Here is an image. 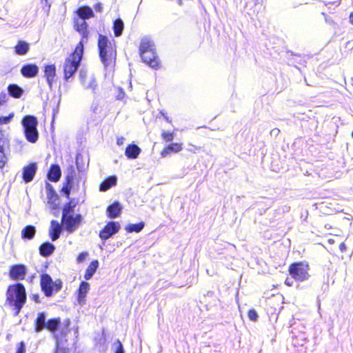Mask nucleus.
Instances as JSON below:
<instances>
[{
    "label": "nucleus",
    "instance_id": "obj_1",
    "mask_svg": "<svg viewBox=\"0 0 353 353\" xmlns=\"http://www.w3.org/2000/svg\"><path fill=\"white\" fill-rule=\"evenodd\" d=\"M27 301V294L24 285L17 283L10 285L6 292V303L11 307L14 315L17 316Z\"/></svg>",
    "mask_w": 353,
    "mask_h": 353
},
{
    "label": "nucleus",
    "instance_id": "obj_2",
    "mask_svg": "<svg viewBox=\"0 0 353 353\" xmlns=\"http://www.w3.org/2000/svg\"><path fill=\"white\" fill-rule=\"evenodd\" d=\"M139 55L143 63L150 68L157 70L161 66V61L157 54L154 41L148 37L141 39L139 47Z\"/></svg>",
    "mask_w": 353,
    "mask_h": 353
},
{
    "label": "nucleus",
    "instance_id": "obj_3",
    "mask_svg": "<svg viewBox=\"0 0 353 353\" xmlns=\"http://www.w3.org/2000/svg\"><path fill=\"white\" fill-rule=\"evenodd\" d=\"M97 46L99 54L102 63L105 67L114 65L117 59V48L115 41L103 34L98 37Z\"/></svg>",
    "mask_w": 353,
    "mask_h": 353
},
{
    "label": "nucleus",
    "instance_id": "obj_4",
    "mask_svg": "<svg viewBox=\"0 0 353 353\" xmlns=\"http://www.w3.org/2000/svg\"><path fill=\"white\" fill-rule=\"evenodd\" d=\"M83 46L82 42H79L74 51L65 58L63 65V78L68 80L72 77L78 70L83 54Z\"/></svg>",
    "mask_w": 353,
    "mask_h": 353
},
{
    "label": "nucleus",
    "instance_id": "obj_5",
    "mask_svg": "<svg viewBox=\"0 0 353 353\" xmlns=\"http://www.w3.org/2000/svg\"><path fill=\"white\" fill-rule=\"evenodd\" d=\"M288 272L296 281L303 282L307 281L310 277V265L307 261L292 263L288 267Z\"/></svg>",
    "mask_w": 353,
    "mask_h": 353
},
{
    "label": "nucleus",
    "instance_id": "obj_6",
    "mask_svg": "<svg viewBox=\"0 0 353 353\" xmlns=\"http://www.w3.org/2000/svg\"><path fill=\"white\" fill-rule=\"evenodd\" d=\"M40 286L44 295L50 297L54 293H57L62 288L61 279H56L54 281L47 273H43L40 276Z\"/></svg>",
    "mask_w": 353,
    "mask_h": 353
},
{
    "label": "nucleus",
    "instance_id": "obj_7",
    "mask_svg": "<svg viewBox=\"0 0 353 353\" xmlns=\"http://www.w3.org/2000/svg\"><path fill=\"white\" fill-rule=\"evenodd\" d=\"M21 123L27 141L32 143L37 142L39 138L37 118L32 115H26L22 119Z\"/></svg>",
    "mask_w": 353,
    "mask_h": 353
},
{
    "label": "nucleus",
    "instance_id": "obj_8",
    "mask_svg": "<svg viewBox=\"0 0 353 353\" xmlns=\"http://www.w3.org/2000/svg\"><path fill=\"white\" fill-rule=\"evenodd\" d=\"M81 221L82 216L80 214H77L74 216H65V214H62L61 216V223L64 225L65 229L69 233L75 231L80 225Z\"/></svg>",
    "mask_w": 353,
    "mask_h": 353
},
{
    "label": "nucleus",
    "instance_id": "obj_9",
    "mask_svg": "<svg viewBox=\"0 0 353 353\" xmlns=\"http://www.w3.org/2000/svg\"><path fill=\"white\" fill-rule=\"evenodd\" d=\"M120 224L117 221H109L100 230L99 236L101 240L105 241L110 238L112 235L117 233L120 230Z\"/></svg>",
    "mask_w": 353,
    "mask_h": 353
},
{
    "label": "nucleus",
    "instance_id": "obj_10",
    "mask_svg": "<svg viewBox=\"0 0 353 353\" xmlns=\"http://www.w3.org/2000/svg\"><path fill=\"white\" fill-rule=\"evenodd\" d=\"M27 274V268L23 264H15L10 267L9 276L11 280H23Z\"/></svg>",
    "mask_w": 353,
    "mask_h": 353
},
{
    "label": "nucleus",
    "instance_id": "obj_11",
    "mask_svg": "<svg viewBox=\"0 0 353 353\" xmlns=\"http://www.w3.org/2000/svg\"><path fill=\"white\" fill-rule=\"evenodd\" d=\"M74 28L81 35V39L79 42H86L89 37L88 25L85 21L79 20V19H74Z\"/></svg>",
    "mask_w": 353,
    "mask_h": 353
},
{
    "label": "nucleus",
    "instance_id": "obj_12",
    "mask_svg": "<svg viewBox=\"0 0 353 353\" xmlns=\"http://www.w3.org/2000/svg\"><path fill=\"white\" fill-rule=\"evenodd\" d=\"M39 70L35 63H26L21 68L20 72L23 77L31 79L37 76Z\"/></svg>",
    "mask_w": 353,
    "mask_h": 353
},
{
    "label": "nucleus",
    "instance_id": "obj_13",
    "mask_svg": "<svg viewBox=\"0 0 353 353\" xmlns=\"http://www.w3.org/2000/svg\"><path fill=\"white\" fill-rule=\"evenodd\" d=\"M75 178V172L73 168L65 177V181L61 188V192L65 195L67 198L70 197V192L73 186L74 180Z\"/></svg>",
    "mask_w": 353,
    "mask_h": 353
},
{
    "label": "nucleus",
    "instance_id": "obj_14",
    "mask_svg": "<svg viewBox=\"0 0 353 353\" xmlns=\"http://www.w3.org/2000/svg\"><path fill=\"white\" fill-rule=\"evenodd\" d=\"M183 150L182 143H171L165 145L160 152V154L162 157H166L172 153H177Z\"/></svg>",
    "mask_w": 353,
    "mask_h": 353
},
{
    "label": "nucleus",
    "instance_id": "obj_15",
    "mask_svg": "<svg viewBox=\"0 0 353 353\" xmlns=\"http://www.w3.org/2000/svg\"><path fill=\"white\" fill-rule=\"evenodd\" d=\"M37 171V165L34 163H30L23 168L22 177L26 183L32 181Z\"/></svg>",
    "mask_w": 353,
    "mask_h": 353
},
{
    "label": "nucleus",
    "instance_id": "obj_16",
    "mask_svg": "<svg viewBox=\"0 0 353 353\" xmlns=\"http://www.w3.org/2000/svg\"><path fill=\"white\" fill-rule=\"evenodd\" d=\"M44 76L48 85L51 88L55 81L56 66L54 64L46 65L44 67Z\"/></svg>",
    "mask_w": 353,
    "mask_h": 353
},
{
    "label": "nucleus",
    "instance_id": "obj_17",
    "mask_svg": "<svg viewBox=\"0 0 353 353\" xmlns=\"http://www.w3.org/2000/svg\"><path fill=\"white\" fill-rule=\"evenodd\" d=\"M75 13L78 15L79 20L85 21L94 17V14L92 8L88 6H82L79 7Z\"/></svg>",
    "mask_w": 353,
    "mask_h": 353
},
{
    "label": "nucleus",
    "instance_id": "obj_18",
    "mask_svg": "<svg viewBox=\"0 0 353 353\" xmlns=\"http://www.w3.org/2000/svg\"><path fill=\"white\" fill-rule=\"evenodd\" d=\"M48 179L52 182H57L61 176V171L58 164H52L48 172Z\"/></svg>",
    "mask_w": 353,
    "mask_h": 353
},
{
    "label": "nucleus",
    "instance_id": "obj_19",
    "mask_svg": "<svg viewBox=\"0 0 353 353\" xmlns=\"http://www.w3.org/2000/svg\"><path fill=\"white\" fill-rule=\"evenodd\" d=\"M141 151V148L137 145L130 143L125 148V155L129 159H135L139 157Z\"/></svg>",
    "mask_w": 353,
    "mask_h": 353
},
{
    "label": "nucleus",
    "instance_id": "obj_20",
    "mask_svg": "<svg viewBox=\"0 0 353 353\" xmlns=\"http://www.w3.org/2000/svg\"><path fill=\"white\" fill-rule=\"evenodd\" d=\"M61 230V226L58 221L55 220L51 221L49 234L52 241H54L59 238Z\"/></svg>",
    "mask_w": 353,
    "mask_h": 353
},
{
    "label": "nucleus",
    "instance_id": "obj_21",
    "mask_svg": "<svg viewBox=\"0 0 353 353\" xmlns=\"http://www.w3.org/2000/svg\"><path fill=\"white\" fill-rule=\"evenodd\" d=\"M121 206L117 201H114L112 204L108 206L107 208V214L108 216L110 219H114L118 216L121 213Z\"/></svg>",
    "mask_w": 353,
    "mask_h": 353
},
{
    "label": "nucleus",
    "instance_id": "obj_22",
    "mask_svg": "<svg viewBox=\"0 0 353 353\" xmlns=\"http://www.w3.org/2000/svg\"><path fill=\"white\" fill-rule=\"evenodd\" d=\"M29 50L30 44L23 40H19L14 47L15 54L19 56L26 54Z\"/></svg>",
    "mask_w": 353,
    "mask_h": 353
},
{
    "label": "nucleus",
    "instance_id": "obj_23",
    "mask_svg": "<svg viewBox=\"0 0 353 353\" xmlns=\"http://www.w3.org/2000/svg\"><path fill=\"white\" fill-rule=\"evenodd\" d=\"M117 179L115 176L111 175L105 178L99 185V190L105 192L111 187L116 185Z\"/></svg>",
    "mask_w": 353,
    "mask_h": 353
},
{
    "label": "nucleus",
    "instance_id": "obj_24",
    "mask_svg": "<svg viewBox=\"0 0 353 353\" xmlns=\"http://www.w3.org/2000/svg\"><path fill=\"white\" fill-rule=\"evenodd\" d=\"M90 285L86 281H81L77 290V299L79 303L84 302Z\"/></svg>",
    "mask_w": 353,
    "mask_h": 353
},
{
    "label": "nucleus",
    "instance_id": "obj_25",
    "mask_svg": "<svg viewBox=\"0 0 353 353\" xmlns=\"http://www.w3.org/2000/svg\"><path fill=\"white\" fill-rule=\"evenodd\" d=\"M46 314L43 312H39L34 320V329L37 332H39L46 328Z\"/></svg>",
    "mask_w": 353,
    "mask_h": 353
},
{
    "label": "nucleus",
    "instance_id": "obj_26",
    "mask_svg": "<svg viewBox=\"0 0 353 353\" xmlns=\"http://www.w3.org/2000/svg\"><path fill=\"white\" fill-rule=\"evenodd\" d=\"M61 326V319L59 317L57 318H52L49 319L46 321V330H48L52 333H56Z\"/></svg>",
    "mask_w": 353,
    "mask_h": 353
},
{
    "label": "nucleus",
    "instance_id": "obj_27",
    "mask_svg": "<svg viewBox=\"0 0 353 353\" xmlns=\"http://www.w3.org/2000/svg\"><path fill=\"white\" fill-rule=\"evenodd\" d=\"M8 94L14 99L20 98L23 94V90L15 83L9 84L7 88Z\"/></svg>",
    "mask_w": 353,
    "mask_h": 353
},
{
    "label": "nucleus",
    "instance_id": "obj_28",
    "mask_svg": "<svg viewBox=\"0 0 353 353\" xmlns=\"http://www.w3.org/2000/svg\"><path fill=\"white\" fill-rule=\"evenodd\" d=\"M54 249L53 244L50 242H45L39 246V254L44 257H47L54 252Z\"/></svg>",
    "mask_w": 353,
    "mask_h": 353
},
{
    "label": "nucleus",
    "instance_id": "obj_29",
    "mask_svg": "<svg viewBox=\"0 0 353 353\" xmlns=\"http://www.w3.org/2000/svg\"><path fill=\"white\" fill-rule=\"evenodd\" d=\"M98 267H99L98 260L92 261L85 270L84 278L86 280L90 279L92 277V276L94 274V273L96 272Z\"/></svg>",
    "mask_w": 353,
    "mask_h": 353
},
{
    "label": "nucleus",
    "instance_id": "obj_30",
    "mask_svg": "<svg viewBox=\"0 0 353 353\" xmlns=\"http://www.w3.org/2000/svg\"><path fill=\"white\" fill-rule=\"evenodd\" d=\"M36 230L32 225H26L21 231V237L24 239H32L35 236Z\"/></svg>",
    "mask_w": 353,
    "mask_h": 353
},
{
    "label": "nucleus",
    "instance_id": "obj_31",
    "mask_svg": "<svg viewBox=\"0 0 353 353\" xmlns=\"http://www.w3.org/2000/svg\"><path fill=\"white\" fill-rule=\"evenodd\" d=\"M50 188L48 190V202L52 205V208H57V202L59 200V196L53 190V188L49 185Z\"/></svg>",
    "mask_w": 353,
    "mask_h": 353
},
{
    "label": "nucleus",
    "instance_id": "obj_32",
    "mask_svg": "<svg viewBox=\"0 0 353 353\" xmlns=\"http://www.w3.org/2000/svg\"><path fill=\"white\" fill-rule=\"evenodd\" d=\"M76 205L77 202L73 199H71L64 205L62 210V214H65V216L72 215Z\"/></svg>",
    "mask_w": 353,
    "mask_h": 353
},
{
    "label": "nucleus",
    "instance_id": "obj_33",
    "mask_svg": "<svg viewBox=\"0 0 353 353\" xmlns=\"http://www.w3.org/2000/svg\"><path fill=\"white\" fill-rule=\"evenodd\" d=\"M124 24L121 19L118 18L114 21L113 30L115 37H119L122 34Z\"/></svg>",
    "mask_w": 353,
    "mask_h": 353
},
{
    "label": "nucleus",
    "instance_id": "obj_34",
    "mask_svg": "<svg viewBox=\"0 0 353 353\" xmlns=\"http://www.w3.org/2000/svg\"><path fill=\"white\" fill-rule=\"evenodd\" d=\"M144 225H145V223H144V222H142V221L137 223L128 224L125 227V230L129 233H132V232L138 233L143 230V228H144Z\"/></svg>",
    "mask_w": 353,
    "mask_h": 353
},
{
    "label": "nucleus",
    "instance_id": "obj_35",
    "mask_svg": "<svg viewBox=\"0 0 353 353\" xmlns=\"http://www.w3.org/2000/svg\"><path fill=\"white\" fill-rule=\"evenodd\" d=\"M4 146L5 145H0V169L3 170L5 165L8 162V157L4 152Z\"/></svg>",
    "mask_w": 353,
    "mask_h": 353
},
{
    "label": "nucleus",
    "instance_id": "obj_36",
    "mask_svg": "<svg viewBox=\"0 0 353 353\" xmlns=\"http://www.w3.org/2000/svg\"><path fill=\"white\" fill-rule=\"evenodd\" d=\"M161 137L163 141L168 143L174 139V133L173 132L163 131Z\"/></svg>",
    "mask_w": 353,
    "mask_h": 353
},
{
    "label": "nucleus",
    "instance_id": "obj_37",
    "mask_svg": "<svg viewBox=\"0 0 353 353\" xmlns=\"http://www.w3.org/2000/svg\"><path fill=\"white\" fill-rule=\"evenodd\" d=\"M14 112L10 113L8 116L0 117V125H4L9 123L12 118L14 117Z\"/></svg>",
    "mask_w": 353,
    "mask_h": 353
},
{
    "label": "nucleus",
    "instance_id": "obj_38",
    "mask_svg": "<svg viewBox=\"0 0 353 353\" xmlns=\"http://www.w3.org/2000/svg\"><path fill=\"white\" fill-rule=\"evenodd\" d=\"M114 353H124L123 346L120 340L117 339L114 343Z\"/></svg>",
    "mask_w": 353,
    "mask_h": 353
},
{
    "label": "nucleus",
    "instance_id": "obj_39",
    "mask_svg": "<svg viewBox=\"0 0 353 353\" xmlns=\"http://www.w3.org/2000/svg\"><path fill=\"white\" fill-rule=\"evenodd\" d=\"M248 316L252 321H256L259 318L258 314L254 309H250L248 310Z\"/></svg>",
    "mask_w": 353,
    "mask_h": 353
},
{
    "label": "nucleus",
    "instance_id": "obj_40",
    "mask_svg": "<svg viewBox=\"0 0 353 353\" xmlns=\"http://www.w3.org/2000/svg\"><path fill=\"white\" fill-rule=\"evenodd\" d=\"M70 324V321L67 319L65 321L64 327L60 330V335L61 336H65L70 331L69 325Z\"/></svg>",
    "mask_w": 353,
    "mask_h": 353
},
{
    "label": "nucleus",
    "instance_id": "obj_41",
    "mask_svg": "<svg viewBox=\"0 0 353 353\" xmlns=\"http://www.w3.org/2000/svg\"><path fill=\"white\" fill-rule=\"evenodd\" d=\"M26 345L23 341H21L17 344L15 353H26Z\"/></svg>",
    "mask_w": 353,
    "mask_h": 353
},
{
    "label": "nucleus",
    "instance_id": "obj_42",
    "mask_svg": "<svg viewBox=\"0 0 353 353\" xmlns=\"http://www.w3.org/2000/svg\"><path fill=\"white\" fill-rule=\"evenodd\" d=\"M68 352H69L68 348L63 347V346H61L59 345H57L54 348V353H68Z\"/></svg>",
    "mask_w": 353,
    "mask_h": 353
},
{
    "label": "nucleus",
    "instance_id": "obj_43",
    "mask_svg": "<svg viewBox=\"0 0 353 353\" xmlns=\"http://www.w3.org/2000/svg\"><path fill=\"white\" fill-rule=\"evenodd\" d=\"M88 256V252H81L77 256V262L78 263H81L82 261H83L86 259V257Z\"/></svg>",
    "mask_w": 353,
    "mask_h": 353
},
{
    "label": "nucleus",
    "instance_id": "obj_44",
    "mask_svg": "<svg viewBox=\"0 0 353 353\" xmlns=\"http://www.w3.org/2000/svg\"><path fill=\"white\" fill-rule=\"evenodd\" d=\"M7 96L6 94L3 92H0V107L3 105L7 102Z\"/></svg>",
    "mask_w": 353,
    "mask_h": 353
},
{
    "label": "nucleus",
    "instance_id": "obj_45",
    "mask_svg": "<svg viewBox=\"0 0 353 353\" xmlns=\"http://www.w3.org/2000/svg\"><path fill=\"white\" fill-rule=\"evenodd\" d=\"M94 8L97 12H101L103 11V6L99 2L94 5Z\"/></svg>",
    "mask_w": 353,
    "mask_h": 353
},
{
    "label": "nucleus",
    "instance_id": "obj_46",
    "mask_svg": "<svg viewBox=\"0 0 353 353\" xmlns=\"http://www.w3.org/2000/svg\"><path fill=\"white\" fill-rule=\"evenodd\" d=\"M125 139L123 137H119L117 139V144L118 145H122L124 143Z\"/></svg>",
    "mask_w": 353,
    "mask_h": 353
},
{
    "label": "nucleus",
    "instance_id": "obj_47",
    "mask_svg": "<svg viewBox=\"0 0 353 353\" xmlns=\"http://www.w3.org/2000/svg\"><path fill=\"white\" fill-rule=\"evenodd\" d=\"M32 299L35 302V303H40V299H39V294H33L32 296Z\"/></svg>",
    "mask_w": 353,
    "mask_h": 353
},
{
    "label": "nucleus",
    "instance_id": "obj_48",
    "mask_svg": "<svg viewBox=\"0 0 353 353\" xmlns=\"http://www.w3.org/2000/svg\"><path fill=\"white\" fill-rule=\"evenodd\" d=\"M285 284L288 287H291L293 285V281L290 280L289 279H286L285 281Z\"/></svg>",
    "mask_w": 353,
    "mask_h": 353
},
{
    "label": "nucleus",
    "instance_id": "obj_49",
    "mask_svg": "<svg viewBox=\"0 0 353 353\" xmlns=\"http://www.w3.org/2000/svg\"><path fill=\"white\" fill-rule=\"evenodd\" d=\"M339 248L341 252H344L346 250V245L344 243H341Z\"/></svg>",
    "mask_w": 353,
    "mask_h": 353
},
{
    "label": "nucleus",
    "instance_id": "obj_50",
    "mask_svg": "<svg viewBox=\"0 0 353 353\" xmlns=\"http://www.w3.org/2000/svg\"><path fill=\"white\" fill-rule=\"evenodd\" d=\"M6 140L2 134H0V145H5Z\"/></svg>",
    "mask_w": 353,
    "mask_h": 353
},
{
    "label": "nucleus",
    "instance_id": "obj_51",
    "mask_svg": "<svg viewBox=\"0 0 353 353\" xmlns=\"http://www.w3.org/2000/svg\"><path fill=\"white\" fill-rule=\"evenodd\" d=\"M349 21L353 26V11L350 12L349 16Z\"/></svg>",
    "mask_w": 353,
    "mask_h": 353
},
{
    "label": "nucleus",
    "instance_id": "obj_52",
    "mask_svg": "<svg viewBox=\"0 0 353 353\" xmlns=\"http://www.w3.org/2000/svg\"><path fill=\"white\" fill-rule=\"evenodd\" d=\"M161 114H162V115L164 117L165 119L168 122H169V123H171V122H172V121H171V120H170V119H169V118H168L167 116H165V115L163 113H162V112H161Z\"/></svg>",
    "mask_w": 353,
    "mask_h": 353
},
{
    "label": "nucleus",
    "instance_id": "obj_53",
    "mask_svg": "<svg viewBox=\"0 0 353 353\" xmlns=\"http://www.w3.org/2000/svg\"><path fill=\"white\" fill-rule=\"evenodd\" d=\"M177 2L179 3V5H180V6L182 5V0H177Z\"/></svg>",
    "mask_w": 353,
    "mask_h": 353
},
{
    "label": "nucleus",
    "instance_id": "obj_54",
    "mask_svg": "<svg viewBox=\"0 0 353 353\" xmlns=\"http://www.w3.org/2000/svg\"><path fill=\"white\" fill-rule=\"evenodd\" d=\"M352 137L353 138V130H352Z\"/></svg>",
    "mask_w": 353,
    "mask_h": 353
}]
</instances>
